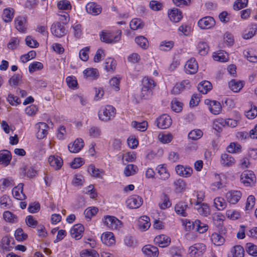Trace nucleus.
<instances>
[{"label": "nucleus", "instance_id": "nucleus-45", "mask_svg": "<svg viewBox=\"0 0 257 257\" xmlns=\"http://www.w3.org/2000/svg\"><path fill=\"white\" fill-rule=\"evenodd\" d=\"M135 42L140 47L144 49H146L149 46V42L147 38L145 37L140 36L135 38Z\"/></svg>", "mask_w": 257, "mask_h": 257}, {"label": "nucleus", "instance_id": "nucleus-39", "mask_svg": "<svg viewBox=\"0 0 257 257\" xmlns=\"http://www.w3.org/2000/svg\"><path fill=\"white\" fill-rule=\"evenodd\" d=\"M197 49L198 53L201 56L206 55L209 50L208 45L204 42H199L197 45Z\"/></svg>", "mask_w": 257, "mask_h": 257}, {"label": "nucleus", "instance_id": "nucleus-61", "mask_svg": "<svg viewBox=\"0 0 257 257\" xmlns=\"http://www.w3.org/2000/svg\"><path fill=\"white\" fill-rule=\"evenodd\" d=\"M98 209L95 207H90L86 208L84 211L85 217L91 219L98 212Z\"/></svg>", "mask_w": 257, "mask_h": 257}, {"label": "nucleus", "instance_id": "nucleus-19", "mask_svg": "<svg viewBox=\"0 0 257 257\" xmlns=\"http://www.w3.org/2000/svg\"><path fill=\"white\" fill-rule=\"evenodd\" d=\"M155 243L161 247H166L171 243V238L165 234H161L157 236L155 239Z\"/></svg>", "mask_w": 257, "mask_h": 257}, {"label": "nucleus", "instance_id": "nucleus-8", "mask_svg": "<svg viewBox=\"0 0 257 257\" xmlns=\"http://www.w3.org/2000/svg\"><path fill=\"white\" fill-rule=\"evenodd\" d=\"M225 187L224 176L222 174H215L214 182L211 184V189L216 191Z\"/></svg>", "mask_w": 257, "mask_h": 257}, {"label": "nucleus", "instance_id": "nucleus-50", "mask_svg": "<svg viewBox=\"0 0 257 257\" xmlns=\"http://www.w3.org/2000/svg\"><path fill=\"white\" fill-rule=\"evenodd\" d=\"M203 136V132L200 129H195L188 134V138L192 140H197Z\"/></svg>", "mask_w": 257, "mask_h": 257}, {"label": "nucleus", "instance_id": "nucleus-60", "mask_svg": "<svg viewBox=\"0 0 257 257\" xmlns=\"http://www.w3.org/2000/svg\"><path fill=\"white\" fill-rule=\"evenodd\" d=\"M174 184L175 187V190L177 192H181L185 190L186 183L183 179H179L174 182Z\"/></svg>", "mask_w": 257, "mask_h": 257}, {"label": "nucleus", "instance_id": "nucleus-11", "mask_svg": "<svg viewBox=\"0 0 257 257\" xmlns=\"http://www.w3.org/2000/svg\"><path fill=\"white\" fill-rule=\"evenodd\" d=\"M186 73L193 74L196 73L198 69V63L194 58H190L188 60L184 67Z\"/></svg>", "mask_w": 257, "mask_h": 257}, {"label": "nucleus", "instance_id": "nucleus-14", "mask_svg": "<svg viewBox=\"0 0 257 257\" xmlns=\"http://www.w3.org/2000/svg\"><path fill=\"white\" fill-rule=\"evenodd\" d=\"M175 170L178 175L185 178L190 177L193 173L192 169L187 166L178 165L176 167Z\"/></svg>", "mask_w": 257, "mask_h": 257}, {"label": "nucleus", "instance_id": "nucleus-56", "mask_svg": "<svg viewBox=\"0 0 257 257\" xmlns=\"http://www.w3.org/2000/svg\"><path fill=\"white\" fill-rule=\"evenodd\" d=\"M80 255L81 257H99V254L95 250L92 249L82 250Z\"/></svg>", "mask_w": 257, "mask_h": 257}, {"label": "nucleus", "instance_id": "nucleus-28", "mask_svg": "<svg viewBox=\"0 0 257 257\" xmlns=\"http://www.w3.org/2000/svg\"><path fill=\"white\" fill-rule=\"evenodd\" d=\"M235 163L234 159L227 154H223L221 156L220 163L224 167L232 166Z\"/></svg>", "mask_w": 257, "mask_h": 257}, {"label": "nucleus", "instance_id": "nucleus-52", "mask_svg": "<svg viewBox=\"0 0 257 257\" xmlns=\"http://www.w3.org/2000/svg\"><path fill=\"white\" fill-rule=\"evenodd\" d=\"M132 126L138 131L144 132L147 130V122L144 121L139 122L136 121H133L132 122Z\"/></svg>", "mask_w": 257, "mask_h": 257}, {"label": "nucleus", "instance_id": "nucleus-41", "mask_svg": "<svg viewBox=\"0 0 257 257\" xmlns=\"http://www.w3.org/2000/svg\"><path fill=\"white\" fill-rule=\"evenodd\" d=\"M156 85V82L151 78L145 77L142 80V87L144 88L153 89Z\"/></svg>", "mask_w": 257, "mask_h": 257}, {"label": "nucleus", "instance_id": "nucleus-30", "mask_svg": "<svg viewBox=\"0 0 257 257\" xmlns=\"http://www.w3.org/2000/svg\"><path fill=\"white\" fill-rule=\"evenodd\" d=\"M11 160V155L10 151L8 150H2L0 151V164L7 166Z\"/></svg>", "mask_w": 257, "mask_h": 257}, {"label": "nucleus", "instance_id": "nucleus-51", "mask_svg": "<svg viewBox=\"0 0 257 257\" xmlns=\"http://www.w3.org/2000/svg\"><path fill=\"white\" fill-rule=\"evenodd\" d=\"M241 146L236 143H231L227 147V150L230 153H237L241 152Z\"/></svg>", "mask_w": 257, "mask_h": 257}, {"label": "nucleus", "instance_id": "nucleus-38", "mask_svg": "<svg viewBox=\"0 0 257 257\" xmlns=\"http://www.w3.org/2000/svg\"><path fill=\"white\" fill-rule=\"evenodd\" d=\"M138 171V167L133 164L127 165L124 169V174L128 177L135 175Z\"/></svg>", "mask_w": 257, "mask_h": 257}, {"label": "nucleus", "instance_id": "nucleus-64", "mask_svg": "<svg viewBox=\"0 0 257 257\" xmlns=\"http://www.w3.org/2000/svg\"><path fill=\"white\" fill-rule=\"evenodd\" d=\"M245 116L248 119H253L257 116V107L251 105V108L245 112Z\"/></svg>", "mask_w": 257, "mask_h": 257}, {"label": "nucleus", "instance_id": "nucleus-31", "mask_svg": "<svg viewBox=\"0 0 257 257\" xmlns=\"http://www.w3.org/2000/svg\"><path fill=\"white\" fill-rule=\"evenodd\" d=\"M15 27L20 32H24L26 30V19L24 17L19 16L15 20Z\"/></svg>", "mask_w": 257, "mask_h": 257}, {"label": "nucleus", "instance_id": "nucleus-21", "mask_svg": "<svg viewBox=\"0 0 257 257\" xmlns=\"http://www.w3.org/2000/svg\"><path fill=\"white\" fill-rule=\"evenodd\" d=\"M244 248L239 245L231 247L227 255V257H244Z\"/></svg>", "mask_w": 257, "mask_h": 257}, {"label": "nucleus", "instance_id": "nucleus-22", "mask_svg": "<svg viewBox=\"0 0 257 257\" xmlns=\"http://www.w3.org/2000/svg\"><path fill=\"white\" fill-rule=\"evenodd\" d=\"M142 251L147 257H157L159 254L158 248L151 245L144 246Z\"/></svg>", "mask_w": 257, "mask_h": 257}, {"label": "nucleus", "instance_id": "nucleus-27", "mask_svg": "<svg viewBox=\"0 0 257 257\" xmlns=\"http://www.w3.org/2000/svg\"><path fill=\"white\" fill-rule=\"evenodd\" d=\"M168 14L170 20L174 23L179 22L182 18V14L178 9L170 10Z\"/></svg>", "mask_w": 257, "mask_h": 257}, {"label": "nucleus", "instance_id": "nucleus-6", "mask_svg": "<svg viewBox=\"0 0 257 257\" xmlns=\"http://www.w3.org/2000/svg\"><path fill=\"white\" fill-rule=\"evenodd\" d=\"M172 123V120L171 117L167 114H163L156 120L157 126L161 129H166L170 126Z\"/></svg>", "mask_w": 257, "mask_h": 257}, {"label": "nucleus", "instance_id": "nucleus-26", "mask_svg": "<svg viewBox=\"0 0 257 257\" xmlns=\"http://www.w3.org/2000/svg\"><path fill=\"white\" fill-rule=\"evenodd\" d=\"M48 162L50 166L56 170L60 169L63 165L62 159L58 156H50L48 158Z\"/></svg>", "mask_w": 257, "mask_h": 257}, {"label": "nucleus", "instance_id": "nucleus-47", "mask_svg": "<svg viewBox=\"0 0 257 257\" xmlns=\"http://www.w3.org/2000/svg\"><path fill=\"white\" fill-rule=\"evenodd\" d=\"M226 217L231 220H234L240 218V212L234 209H228L226 211Z\"/></svg>", "mask_w": 257, "mask_h": 257}, {"label": "nucleus", "instance_id": "nucleus-59", "mask_svg": "<svg viewBox=\"0 0 257 257\" xmlns=\"http://www.w3.org/2000/svg\"><path fill=\"white\" fill-rule=\"evenodd\" d=\"M57 7L59 10H70L71 9L70 3L67 0H62L58 2Z\"/></svg>", "mask_w": 257, "mask_h": 257}, {"label": "nucleus", "instance_id": "nucleus-62", "mask_svg": "<svg viewBox=\"0 0 257 257\" xmlns=\"http://www.w3.org/2000/svg\"><path fill=\"white\" fill-rule=\"evenodd\" d=\"M173 139V137L170 134H160L158 136L159 140L163 144L170 143Z\"/></svg>", "mask_w": 257, "mask_h": 257}, {"label": "nucleus", "instance_id": "nucleus-24", "mask_svg": "<svg viewBox=\"0 0 257 257\" xmlns=\"http://www.w3.org/2000/svg\"><path fill=\"white\" fill-rule=\"evenodd\" d=\"M86 10L88 13L95 16L100 14L102 11L101 6L95 3H88L86 6Z\"/></svg>", "mask_w": 257, "mask_h": 257}, {"label": "nucleus", "instance_id": "nucleus-12", "mask_svg": "<svg viewBox=\"0 0 257 257\" xmlns=\"http://www.w3.org/2000/svg\"><path fill=\"white\" fill-rule=\"evenodd\" d=\"M143 201L141 197L138 195L130 196L126 201L127 206L130 208H138L142 204Z\"/></svg>", "mask_w": 257, "mask_h": 257}, {"label": "nucleus", "instance_id": "nucleus-48", "mask_svg": "<svg viewBox=\"0 0 257 257\" xmlns=\"http://www.w3.org/2000/svg\"><path fill=\"white\" fill-rule=\"evenodd\" d=\"M130 28L133 30H136L143 28L144 24L140 19H133L130 24Z\"/></svg>", "mask_w": 257, "mask_h": 257}, {"label": "nucleus", "instance_id": "nucleus-32", "mask_svg": "<svg viewBox=\"0 0 257 257\" xmlns=\"http://www.w3.org/2000/svg\"><path fill=\"white\" fill-rule=\"evenodd\" d=\"M156 170L160 179L166 180L170 177V174L164 165H159Z\"/></svg>", "mask_w": 257, "mask_h": 257}, {"label": "nucleus", "instance_id": "nucleus-9", "mask_svg": "<svg viewBox=\"0 0 257 257\" xmlns=\"http://www.w3.org/2000/svg\"><path fill=\"white\" fill-rule=\"evenodd\" d=\"M51 31L53 35L58 38L62 37L66 34L64 26L60 22L53 24Z\"/></svg>", "mask_w": 257, "mask_h": 257}, {"label": "nucleus", "instance_id": "nucleus-15", "mask_svg": "<svg viewBox=\"0 0 257 257\" xmlns=\"http://www.w3.org/2000/svg\"><path fill=\"white\" fill-rule=\"evenodd\" d=\"M190 85L188 80H184L180 83L176 84L173 87L171 92L173 94H178L183 90L189 89Z\"/></svg>", "mask_w": 257, "mask_h": 257}, {"label": "nucleus", "instance_id": "nucleus-4", "mask_svg": "<svg viewBox=\"0 0 257 257\" xmlns=\"http://www.w3.org/2000/svg\"><path fill=\"white\" fill-rule=\"evenodd\" d=\"M206 246L202 243H196L189 248L188 254L190 257H198L202 255L206 251Z\"/></svg>", "mask_w": 257, "mask_h": 257}, {"label": "nucleus", "instance_id": "nucleus-49", "mask_svg": "<svg viewBox=\"0 0 257 257\" xmlns=\"http://www.w3.org/2000/svg\"><path fill=\"white\" fill-rule=\"evenodd\" d=\"M174 43L172 41H164L160 43L159 49L161 51H168L174 47Z\"/></svg>", "mask_w": 257, "mask_h": 257}, {"label": "nucleus", "instance_id": "nucleus-3", "mask_svg": "<svg viewBox=\"0 0 257 257\" xmlns=\"http://www.w3.org/2000/svg\"><path fill=\"white\" fill-rule=\"evenodd\" d=\"M255 179L253 172L249 170L243 171L240 177L241 182L247 187L253 186L255 182Z\"/></svg>", "mask_w": 257, "mask_h": 257}, {"label": "nucleus", "instance_id": "nucleus-58", "mask_svg": "<svg viewBox=\"0 0 257 257\" xmlns=\"http://www.w3.org/2000/svg\"><path fill=\"white\" fill-rule=\"evenodd\" d=\"M83 73L86 77H90L93 79L97 78L98 76V70L94 68L86 69L83 71Z\"/></svg>", "mask_w": 257, "mask_h": 257}, {"label": "nucleus", "instance_id": "nucleus-34", "mask_svg": "<svg viewBox=\"0 0 257 257\" xmlns=\"http://www.w3.org/2000/svg\"><path fill=\"white\" fill-rule=\"evenodd\" d=\"M211 240L214 244L217 246L221 245L225 242L224 237L217 232H214L211 234Z\"/></svg>", "mask_w": 257, "mask_h": 257}, {"label": "nucleus", "instance_id": "nucleus-57", "mask_svg": "<svg viewBox=\"0 0 257 257\" xmlns=\"http://www.w3.org/2000/svg\"><path fill=\"white\" fill-rule=\"evenodd\" d=\"M246 251L250 255L257 256V246L252 243H247L246 245Z\"/></svg>", "mask_w": 257, "mask_h": 257}, {"label": "nucleus", "instance_id": "nucleus-53", "mask_svg": "<svg viewBox=\"0 0 257 257\" xmlns=\"http://www.w3.org/2000/svg\"><path fill=\"white\" fill-rule=\"evenodd\" d=\"M182 249L176 246H172L169 249L170 257H184L182 255Z\"/></svg>", "mask_w": 257, "mask_h": 257}, {"label": "nucleus", "instance_id": "nucleus-44", "mask_svg": "<svg viewBox=\"0 0 257 257\" xmlns=\"http://www.w3.org/2000/svg\"><path fill=\"white\" fill-rule=\"evenodd\" d=\"M215 207L219 210H222L226 207V202L222 197H216L214 199Z\"/></svg>", "mask_w": 257, "mask_h": 257}, {"label": "nucleus", "instance_id": "nucleus-54", "mask_svg": "<svg viewBox=\"0 0 257 257\" xmlns=\"http://www.w3.org/2000/svg\"><path fill=\"white\" fill-rule=\"evenodd\" d=\"M13 10L11 9H6L4 10L3 14V19L6 22H10L12 21L13 17Z\"/></svg>", "mask_w": 257, "mask_h": 257}, {"label": "nucleus", "instance_id": "nucleus-7", "mask_svg": "<svg viewBox=\"0 0 257 257\" xmlns=\"http://www.w3.org/2000/svg\"><path fill=\"white\" fill-rule=\"evenodd\" d=\"M215 25V21L212 17L207 16L200 19L198 22V26L201 29H209L213 28Z\"/></svg>", "mask_w": 257, "mask_h": 257}, {"label": "nucleus", "instance_id": "nucleus-33", "mask_svg": "<svg viewBox=\"0 0 257 257\" xmlns=\"http://www.w3.org/2000/svg\"><path fill=\"white\" fill-rule=\"evenodd\" d=\"M211 83L208 81L201 82L198 85V90L202 94H206L212 89Z\"/></svg>", "mask_w": 257, "mask_h": 257}, {"label": "nucleus", "instance_id": "nucleus-46", "mask_svg": "<svg viewBox=\"0 0 257 257\" xmlns=\"http://www.w3.org/2000/svg\"><path fill=\"white\" fill-rule=\"evenodd\" d=\"M4 219L7 222L15 223L18 221L16 215L9 211H6L3 213Z\"/></svg>", "mask_w": 257, "mask_h": 257}, {"label": "nucleus", "instance_id": "nucleus-18", "mask_svg": "<svg viewBox=\"0 0 257 257\" xmlns=\"http://www.w3.org/2000/svg\"><path fill=\"white\" fill-rule=\"evenodd\" d=\"M48 127V126L45 122H40L36 124V128L37 130L36 136L38 139H42L46 136Z\"/></svg>", "mask_w": 257, "mask_h": 257}, {"label": "nucleus", "instance_id": "nucleus-40", "mask_svg": "<svg viewBox=\"0 0 257 257\" xmlns=\"http://www.w3.org/2000/svg\"><path fill=\"white\" fill-rule=\"evenodd\" d=\"M195 230L198 231L200 233H204L208 229V226L207 224L202 222L200 220L198 219L195 221Z\"/></svg>", "mask_w": 257, "mask_h": 257}, {"label": "nucleus", "instance_id": "nucleus-25", "mask_svg": "<svg viewBox=\"0 0 257 257\" xmlns=\"http://www.w3.org/2000/svg\"><path fill=\"white\" fill-rule=\"evenodd\" d=\"M101 239L104 244L108 246L114 244L115 242L113 234L111 232L103 233L101 235Z\"/></svg>", "mask_w": 257, "mask_h": 257}, {"label": "nucleus", "instance_id": "nucleus-13", "mask_svg": "<svg viewBox=\"0 0 257 257\" xmlns=\"http://www.w3.org/2000/svg\"><path fill=\"white\" fill-rule=\"evenodd\" d=\"M205 103L209 105V109L212 114L217 115L221 112L222 106L218 101L206 99Z\"/></svg>", "mask_w": 257, "mask_h": 257}, {"label": "nucleus", "instance_id": "nucleus-36", "mask_svg": "<svg viewBox=\"0 0 257 257\" xmlns=\"http://www.w3.org/2000/svg\"><path fill=\"white\" fill-rule=\"evenodd\" d=\"M243 83L241 81H237L234 79L231 80L229 82L230 88L235 92H239L243 86Z\"/></svg>", "mask_w": 257, "mask_h": 257}, {"label": "nucleus", "instance_id": "nucleus-16", "mask_svg": "<svg viewBox=\"0 0 257 257\" xmlns=\"http://www.w3.org/2000/svg\"><path fill=\"white\" fill-rule=\"evenodd\" d=\"M84 230V228L82 224H76L71 229L70 234L72 237L78 240L82 237Z\"/></svg>", "mask_w": 257, "mask_h": 257}, {"label": "nucleus", "instance_id": "nucleus-1", "mask_svg": "<svg viewBox=\"0 0 257 257\" xmlns=\"http://www.w3.org/2000/svg\"><path fill=\"white\" fill-rule=\"evenodd\" d=\"M115 114V108L110 105L101 107L98 112L99 118L104 121L111 120L114 117Z\"/></svg>", "mask_w": 257, "mask_h": 257}, {"label": "nucleus", "instance_id": "nucleus-23", "mask_svg": "<svg viewBox=\"0 0 257 257\" xmlns=\"http://www.w3.org/2000/svg\"><path fill=\"white\" fill-rule=\"evenodd\" d=\"M150 220V218L147 216L144 215L140 217L138 223L139 229L142 231L148 230L151 226Z\"/></svg>", "mask_w": 257, "mask_h": 257}, {"label": "nucleus", "instance_id": "nucleus-35", "mask_svg": "<svg viewBox=\"0 0 257 257\" xmlns=\"http://www.w3.org/2000/svg\"><path fill=\"white\" fill-rule=\"evenodd\" d=\"M195 209L198 211V213L205 216H207L209 213V206L204 203H200L198 205L195 204Z\"/></svg>", "mask_w": 257, "mask_h": 257}, {"label": "nucleus", "instance_id": "nucleus-55", "mask_svg": "<svg viewBox=\"0 0 257 257\" xmlns=\"http://www.w3.org/2000/svg\"><path fill=\"white\" fill-rule=\"evenodd\" d=\"M43 68V65L40 62H33L29 66V71L31 73L40 70Z\"/></svg>", "mask_w": 257, "mask_h": 257}, {"label": "nucleus", "instance_id": "nucleus-10", "mask_svg": "<svg viewBox=\"0 0 257 257\" xmlns=\"http://www.w3.org/2000/svg\"><path fill=\"white\" fill-rule=\"evenodd\" d=\"M242 193L238 190H230L226 194V198L227 201L232 204H235L240 199Z\"/></svg>", "mask_w": 257, "mask_h": 257}, {"label": "nucleus", "instance_id": "nucleus-29", "mask_svg": "<svg viewBox=\"0 0 257 257\" xmlns=\"http://www.w3.org/2000/svg\"><path fill=\"white\" fill-rule=\"evenodd\" d=\"M187 208L188 205L186 202H179L176 204L175 210L177 214L185 217L187 216V213L186 212Z\"/></svg>", "mask_w": 257, "mask_h": 257}, {"label": "nucleus", "instance_id": "nucleus-5", "mask_svg": "<svg viewBox=\"0 0 257 257\" xmlns=\"http://www.w3.org/2000/svg\"><path fill=\"white\" fill-rule=\"evenodd\" d=\"M104 223L109 229H118L122 226L120 220L113 216L107 215L104 217Z\"/></svg>", "mask_w": 257, "mask_h": 257}, {"label": "nucleus", "instance_id": "nucleus-20", "mask_svg": "<svg viewBox=\"0 0 257 257\" xmlns=\"http://www.w3.org/2000/svg\"><path fill=\"white\" fill-rule=\"evenodd\" d=\"M24 184H19L12 190L13 196L17 200H23L26 198V195L23 193Z\"/></svg>", "mask_w": 257, "mask_h": 257}, {"label": "nucleus", "instance_id": "nucleus-2", "mask_svg": "<svg viewBox=\"0 0 257 257\" xmlns=\"http://www.w3.org/2000/svg\"><path fill=\"white\" fill-rule=\"evenodd\" d=\"M121 32L117 31L115 34L111 32H102L100 35V39L102 42L107 43H114L120 39Z\"/></svg>", "mask_w": 257, "mask_h": 257}, {"label": "nucleus", "instance_id": "nucleus-17", "mask_svg": "<svg viewBox=\"0 0 257 257\" xmlns=\"http://www.w3.org/2000/svg\"><path fill=\"white\" fill-rule=\"evenodd\" d=\"M84 142L82 139H76L73 143L68 145V148L69 151L72 153H78L83 148Z\"/></svg>", "mask_w": 257, "mask_h": 257}, {"label": "nucleus", "instance_id": "nucleus-63", "mask_svg": "<svg viewBox=\"0 0 257 257\" xmlns=\"http://www.w3.org/2000/svg\"><path fill=\"white\" fill-rule=\"evenodd\" d=\"M15 236L17 240L22 241L25 240L27 238L28 235L26 233H24L22 228H18L15 231Z\"/></svg>", "mask_w": 257, "mask_h": 257}, {"label": "nucleus", "instance_id": "nucleus-37", "mask_svg": "<svg viewBox=\"0 0 257 257\" xmlns=\"http://www.w3.org/2000/svg\"><path fill=\"white\" fill-rule=\"evenodd\" d=\"M116 61L111 58H108L105 60L104 63V69L107 71L113 72L116 67Z\"/></svg>", "mask_w": 257, "mask_h": 257}, {"label": "nucleus", "instance_id": "nucleus-42", "mask_svg": "<svg viewBox=\"0 0 257 257\" xmlns=\"http://www.w3.org/2000/svg\"><path fill=\"white\" fill-rule=\"evenodd\" d=\"M13 240V239L9 237L8 236L3 237L2 239V247L7 251H10L11 249L13 247L11 244Z\"/></svg>", "mask_w": 257, "mask_h": 257}, {"label": "nucleus", "instance_id": "nucleus-43", "mask_svg": "<svg viewBox=\"0 0 257 257\" xmlns=\"http://www.w3.org/2000/svg\"><path fill=\"white\" fill-rule=\"evenodd\" d=\"M88 172L93 177L96 178H100L101 174L103 173L102 170H100L95 167L93 165H90L88 167Z\"/></svg>", "mask_w": 257, "mask_h": 257}]
</instances>
